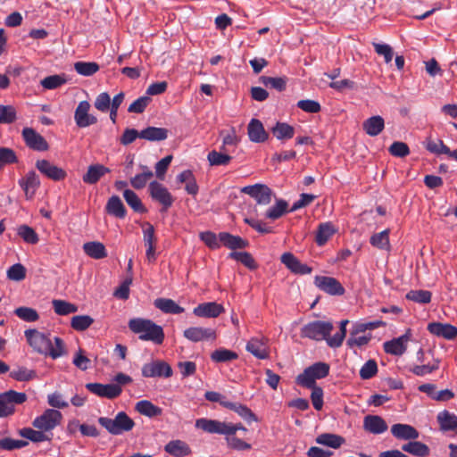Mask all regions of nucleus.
Returning <instances> with one entry per match:
<instances>
[{"mask_svg":"<svg viewBox=\"0 0 457 457\" xmlns=\"http://www.w3.org/2000/svg\"><path fill=\"white\" fill-rule=\"evenodd\" d=\"M129 329L139 335V338L144 341H152L160 345L164 340V332L161 326L155 324L150 320L134 318L129 321Z\"/></svg>","mask_w":457,"mask_h":457,"instance_id":"1","label":"nucleus"},{"mask_svg":"<svg viewBox=\"0 0 457 457\" xmlns=\"http://www.w3.org/2000/svg\"><path fill=\"white\" fill-rule=\"evenodd\" d=\"M98 423L112 435H121L132 430L135 426L134 420L124 411H120L114 419L100 417Z\"/></svg>","mask_w":457,"mask_h":457,"instance_id":"2","label":"nucleus"},{"mask_svg":"<svg viewBox=\"0 0 457 457\" xmlns=\"http://www.w3.org/2000/svg\"><path fill=\"white\" fill-rule=\"evenodd\" d=\"M329 369V365L326 362H316L297 376L296 383L303 387H313L317 379H321L328 375Z\"/></svg>","mask_w":457,"mask_h":457,"instance_id":"3","label":"nucleus"},{"mask_svg":"<svg viewBox=\"0 0 457 457\" xmlns=\"http://www.w3.org/2000/svg\"><path fill=\"white\" fill-rule=\"evenodd\" d=\"M333 324L329 321L315 320L309 322L301 328V335L312 340H326L333 330Z\"/></svg>","mask_w":457,"mask_h":457,"instance_id":"4","label":"nucleus"},{"mask_svg":"<svg viewBox=\"0 0 457 457\" xmlns=\"http://www.w3.org/2000/svg\"><path fill=\"white\" fill-rule=\"evenodd\" d=\"M27 400L25 393L9 390L0 395V417H7L15 411L16 404H21Z\"/></svg>","mask_w":457,"mask_h":457,"instance_id":"5","label":"nucleus"},{"mask_svg":"<svg viewBox=\"0 0 457 457\" xmlns=\"http://www.w3.org/2000/svg\"><path fill=\"white\" fill-rule=\"evenodd\" d=\"M195 427L210 434L223 435L226 437L231 436L233 427L231 422L220 421L218 420L198 419Z\"/></svg>","mask_w":457,"mask_h":457,"instance_id":"6","label":"nucleus"},{"mask_svg":"<svg viewBox=\"0 0 457 457\" xmlns=\"http://www.w3.org/2000/svg\"><path fill=\"white\" fill-rule=\"evenodd\" d=\"M62 419L61 411L54 409L46 410L40 416L37 417L32 425L42 431L47 432L57 427Z\"/></svg>","mask_w":457,"mask_h":457,"instance_id":"7","label":"nucleus"},{"mask_svg":"<svg viewBox=\"0 0 457 457\" xmlns=\"http://www.w3.org/2000/svg\"><path fill=\"white\" fill-rule=\"evenodd\" d=\"M148 191L152 199L162 204V212H166L172 205L174 202L173 196L160 182H150Z\"/></svg>","mask_w":457,"mask_h":457,"instance_id":"8","label":"nucleus"},{"mask_svg":"<svg viewBox=\"0 0 457 457\" xmlns=\"http://www.w3.org/2000/svg\"><path fill=\"white\" fill-rule=\"evenodd\" d=\"M171 375V367L163 361H152L142 367V376L145 378H170Z\"/></svg>","mask_w":457,"mask_h":457,"instance_id":"9","label":"nucleus"},{"mask_svg":"<svg viewBox=\"0 0 457 457\" xmlns=\"http://www.w3.org/2000/svg\"><path fill=\"white\" fill-rule=\"evenodd\" d=\"M25 337L29 345L37 353L47 354L50 350L51 338L37 329H27Z\"/></svg>","mask_w":457,"mask_h":457,"instance_id":"10","label":"nucleus"},{"mask_svg":"<svg viewBox=\"0 0 457 457\" xmlns=\"http://www.w3.org/2000/svg\"><path fill=\"white\" fill-rule=\"evenodd\" d=\"M91 105L87 101H81L74 112V120L79 128H87L97 122V118L89 113Z\"/></svg>","mask_w":457,"mask_h":457,"instance_id":"11","label":"nucleus"},{"mask_svg":"<svg viewBox=\"0 0 457 457\" xmlns=\"http://www.w3.org/2000/svg\"><path fill=\"white\" fill-rule=\"evenodd\" d=\"M86 388L92 394L107 399H114L122 392L121 386L115 384L87 383Z\"/></svg>","mask_w":457,"mask_h":457,"instance_id":"12","label":"nucleus"},{"mask_svg":"<svg viewBox=\"0 0 457 457\" xmlns=\"http://www.w3.org/2000/svg\"><path fill=\"white\" fill-rule=\"evenodd\" d=\"M242 192L255 199L259 204L267 205L271 202L272 191L266 185L246 186L242 188Z\"/></svg>","mask_w":457,"mask_h":457,"instance_id":"13","label":"nucleus"},{"mask_svg":"<svg viewBox=\"0 0 457 457\" xmlns=\"http://www.w3.org/2000/svg\"><path fill=\"white\" fill-rule=\"evenodd\" d=\"M314 284L319 289L331 295H342L345 293L340 282L332 277L316 276Z\"/></svg>","mask_w":457,"mask_h":457,"instance_id":"14","label":"nucleus"},{"mask_svg":"<svg viewBox=\"0 0 457 457\" xmlns=\"http://www.w3.org/2000/svg\"><path fill=\"white\" fill-rule=\"evenodd\" d=\"M268 342V338L264 337H252L247 342L245 349L257 359L265 360L270 357Z\"/></svg>","mask_w":457,"mask_h":457,"instance_id":"15","label":"nucleus"},{"mask_svg":"<svg viewBox=\"0 0 457 457\" xmlns=\"http://www.w3.org/2000/svg\"><path fill=\"white\" fill-rule=\"evenodd\" d=\"M36 167L44 176L54 181L62 180L67 175L63 169L54 165L47 160L37 161Z\"/></svg>","mask_w":457,"mask_h":457,"instance_id":"16","label":"nucleus"},{"mask_svg":"<svg viewBox=\"0 0 457 457\" xmlns=\"http://www.w3.org/2000/svg\"><path fill=\"white\" fill-rule=\"evenodd\" d=\"M22 137L26 145L33 150L46 151L49 147L46 140L31 128L22 129Z\"/></svg>","mask_w":457,"mask_h":457,"instance_id":"17","label":"nucleus"},{"mask_svg":"<svg viewBox=\"0 0 457 457\" xmlns=\"http://www.w3.org/2000/svg\"><path fill=\"white\" fill-rule=\"evenodd\" d=\"M411 337V330L408 329L406 333L397 338L384 343V351L386 353L400 356L403 355L407 349V343Z\"/></svg>","mask_w":457,"mask_h":457,"instance_id":"18","label":"nucleus"},{"mask_svg":"<svg viewBox=\"0 0 457 457\" xmlns=\"http://www.w3.org/2000/svg\"><path fill=\"white\" fill-rule=\"evenodd\" d=\"M281 262L292 272L297 275H306L312 271V269L299 261L293 253H285L281 255Z\"/></svg>","mask_w":457,"mask_h":457,"instance_id":"19","label":"nucleus"},{"mask_svg":"<svg viewBox=\"0 0 457 457\" xmlns=\"http://www.w3.org/2000/svg\"><path fill=\"white\" fill-rule=\"evenodd\" d=\"M430 334L447 340H453L457 337V328L449 323L431 322L428 325Z\"/></svg>","mask_w":457,"mask_h":457,"instance_id":"20","label":"nucleus"},{"mask_svg":"<svg viewBox=\"0 0 457 457\" xmlns=\"http://www.w3.org/2000/svg\"><path fill=\"white\" fill-rule=\"evenodd\" d=\"M224 308L221 304H219L215 302H208L198 304L193 310V313L201 318H217L222 312H224Z\"/></svg>","mask_w":457,"mask_h":457,"instance_id":"21","label":"nucleus"},{"mask_svg":"<svg viewBox=\"0 0 457 457\" xmlns=\"http://www.w3.org/2000/svg\"><path fill=\"white\" fill-rule=\"evenodd\" d=\"M184 337L192 341L199 342L202 340L215 339L216 333L212 328L202 327H191L184 330Z\"/></svg>","mask_w":457,"mask_h":457,"instance_id":"22","label":"nucleus"},{"mask_svg":"<svg viewBox=\"0 0 457 457\" xmlns=\"http://www.w3.org/2000/svg\"><path fill=\"white\" fill-rule=\"evenodd\" d=\"M363 428L374 435L386 432L388 428L386 422L378 415H367L363 420Z\"/></svg>","mask_w":457,"mask_h":457,"instance_id":"23","label":"nucleus"},{"mask_svg":"<svg viewBox=\"0 0 457 457\" xmlns=\"http://www.w3.org/2000/svg\"><path fill=\"white\" fill-rule=\"evenodd\" d=\"M19 184L24 190L26 197L28 199H31L34 196L36 190L40 186V180L37 173L34 170H31L19 181Z\"/></svg>","mask_w":457,"mask_h":457,"instance_id":"24","label":"nucleus"},{"mask_svg":"<svg viewBox=\"0 0 457 457\" xmlns=\"http://www.w3.org/2000/svg\"><path fill=\"white\" fill-rule=\"evenodd\" d=\"M392 435L401 440H416L420 434L418 430L408 424L396 423L391 427Z\"/></svg>","mask_w":457,"mask_h":457,"instance_id":"25","label":"nucleus"},{"mask_svg":"<svg viewBox=\"0 0 457 457\" xmlns=\"http://www.w3.org/2000/svg\"><path fill=\"white\" fill-rule=\"evenodd\" d=\"M249 139L254 143L265 142L268 133L265 131L262 123L257 119H252L247 127Z\"/></svg>","mask_w":457,"mask_h":457,"instance_id":"26","label":"nucleus"},{"mask_svg":"<svg viewBox=\"0 0 457 457\" xmlns=\"http://www.w3.org/2000/svg\"><path fill=\"white\" fill-rule=\"evenodd\" d=\"M110 171V169L103 164H93L88 166L87 171L83 175L82 179L87 184L94 185Z\"/></svg>","mask_w":457,"mask_h":457,"instance_id":"27","label":"nucleus"},{"mask_svg":"<svg viewBox=\"0 0 457 457\" xmlns=\"http://www.w3.org/2000/svg\"><path fill=\"white\" fill-rule=\"evenodd\" d=\"M440 429L444 432H457V416L447 410L440 411L436 416Z\"/></svg>","mask_w":457,"mask_h":457,"instance_id":"28","label":"nucleus"},{"mask_svg":"<svg viewBox=\"0 0 457 457\" xmlns=\"http://www.w3.org/2000/svg\"><path fill=\"white\" fill-rule=\"evenodd\" d=\"M385 128V120L379 115L372 116L362 123L363 130L370 137H376L382 132Z\"/></svg>","mask_w":457,"mask_h":457,"instance_id":"29","label":"nucleus"},{"mask_svg":"<svg viewBox=\"0 0 457 457\" xmlns=\"http://www.w3.org/2000/svg\"><path fill=\"white\" fill-rule=\"evenodd\" d=\"M219 239L223 245L232 250L244 249L248 245V242L246 240L228 232H220L219 234Z\"/></svg>","mask_w":457,"mask_h":457,"instance_id":"30","label":"nucleus"},{"mask_svg":"<svg viewBox=\"0 0 457 457\" xmlns=\"http://www.w3.org/2000/svg\"><path fill=\"white\" fill-rule=\"evenodd\" d=\"M83 250L89 257L100 260L107 256V251L103 243L98 241H91L83 245Z\"/></svg>","mask_w":457,"mask_h":457,"instance_id":"31","label":"nucleus"},{"mask_svg":"<svg viewBox=\"0 0 457 457\" xmlns=\"http://www.w3.org/2000/svg\"><path fill=\"white\" fill-rule=\"evenodd\" d=\"M336 232L337 229L331 222L320 223L315 237L317 245L319 246L324 245Z\"/></svg>","mask_w":457,"mask_h":457,"instance_id":"32","label":"nucleus"},{"mask_svg":"<svg viewBox=\"0 0 457 457\" xmlns=\"http://www.w3.org/2000/svg\"><path fill=\"white\" fill-rule=\"evenodd\" d=\"M154 306L164 313L179 314L185 310L170 298H157L154 303Z\"/></svg>","mask_w":457,"mask_h":457,"instance_id":"33","label":"nucleus"},{"mask_svg":"<svg viewBox=\"0 0 457 457\" xmlns=\"http://www.w3.org/2000/svg\"><path fill=\"white\" fill-rule=\"evenodd\" d=\"M169 131L164 128L147 127L140 131V138L148 141H162L168 137Z\"/></svg>","mask_w":457,"mask_h":457,"instance_id":"34","label":"nucleus"},{"mask_svg":"<svg viewBox=\"0 0 457 457\" xmlns=\"http://www.w3.org/2000/svg\"><path fill=\"white\" fill-rule=\"evenodd\" d=\"M402 450L418 457L428 456L430 452L427 445L416 440L404 444Z\"/></svg>","mask_w":457,"mask_h":457,"instance_id":"35","label":"nucleus"},{"mask_svg":"<svg viewBox=\"0 0 457 457\" xmlns=\"http://www.w3.org/2000/svg\"><path fill=\"white\" fill-rule=\"evenodd\" d=\"M135 409L140 414L149 418L160 416L162 412V410L160 407L154 405V403L147 400H142L137 402Z\"/></svg>","mask_w":457,"mask_h":457,"instance_id":"36","label":"nucleus"},{"mask_svg":"<svg viewBox=\"0 0 457 457\" xmlns=\"http://www.w3.org/2000/svg\"><path fill=\"white\" fill-rule=\"evenodd\" d=\"M106 211L109 214L117 218L122 219L126 216V209L120 198L117 195H112L109 198L106 204Z\"/></svg>","mask_w":457,"mask_h":457,"instance_id":"37","label":"nucleus"},{"mask_svg":"<svg viewBox=\"0 0 457 457\" xmlns=\"http://www.w3.org/2000/svg\"><path fill=\"white\" fill-rule=\"evenodd\" d=\"M164 449L168 453L175 457H184L190 453L188 445L180 440L169 442L165 445Z\"/></svg>","mask_w":457,"mask_h":457,"instance_id":"38","label":"nucleus"},{"mask_svg":"<svg viewBox=\"0 0 457 457\" xmlns=\"http://www.w3.org/2000/svg\"><path fill=\"white\" fill-rule=\"evenodd\" d=\"M141 168L143 171L130 179V185L135 189L144 188L154 177L153 171L147 166H142Z\"/></svg>","mask_w":457,"mask_h":457,"instance_id":"39","label":"nucleus"},{"mask_svg":"<svg viewBox=\"0 0 457 457\" xmlns=\"http://www.w3.org/2000/svg\"><path fill=\"white\" fill-rule=\"evenodd\" d=\"M315 441L319 445H327L337 449L343 445L345 439L342 436L335 434L324 433L318 436Z\"/></svg>","mask_w":457,"mask_h":457,"instance_id":"40","label":"nucleus"},{"mask_svg":"<svg viewBox=\"0 0 457 457\" xmlns=\"http://www.w3.org/2000/svg\"><path fill=\"white\" fill-rule=\"evenodd\" d=\"M67 82L65 74L47 76L40 81V85L47 90L56 89Z\"/></svg>","mask_w":457,"mask_h":457,"instance_id":"41","label":"nucleus"},{"mask_svg":"<svg viewBox=\"0 0 457 457\" xmlns=\"http://www.w3.org/2000/svg\"><path fill=\"white\" fill-rule=\"evenodd\" d=\"M389 229H385L370 237V243L372 246L381 250H389Z\"/></svg>","mask_w":457,"mask_h":457,"instance_id":"42","label":"nucleus"},{"mask_svg":"<svg viewBox=\"0 0 457 457\" xmlns=\"http://www.w3.org/2000/svg\"><path fill=\"white\" fill-rule=\"evenodd\" d=\"M272 133L278 140L290 139L295 135V129L286 122H277Z\"/></svg>","mask_w":457,"mask_h":457,"instance_id":"43","label":"nucleus"},{"mask_svg":"<svg viewBox=\"0 0 457 457\" xmlns=\"http://www.w3.org/2000/svg\"><path fill=\"white\" fill-rule=\"evenodd\" d=\"M123 197L127 204L137 212L144 213L146 212V209L144 207L140 198L137 195L130 190L126 189L123 192Z\"/></svg>","mask_w":457,"mask_h":457,"instance_id":"44","label":"nucleus"},{"mask_svg":"<svg viewBox=\"0 0 457 457\" xmlns=\"http://www.w3.org/2000/svg\"><path fill=\"white\" fill-rule=\"evenodd\" d=\"M225 151L217 152L215 150L211 151L207 155V160L212 166L227 165L231 161L232 157Z\"/></svg>","mask_w":457,"mask_h":457,"instance_id":"45","label":"nucleus"},{"mask_svg":"<svg viewBox=\"0 0 457 457\" xmlns=\"http://www.w3.org/2000/svg\"><path fill=\"white\" fill-rule=\"evenodd\" d=\"M237 357L238 355L237 353L225 348L217 349L211 354V359L214 362H228L237 359Z\"/></svg>","mask_w":457,"mask_h":457,"instance_id":"46","label":"nucleus"},{"mask_svg":"<svg viewBox=\"0 0 457 457\" xmlns=\"http://www.w3.org/2000/svg\"><path fill=\"white\" fill-rule=\"evenodd\" d=\"M288 204L284 200H278L276 204L271 206L265 213V218L270 220H277L287 212Z\"/></svg>","mask_w":457,"mask_h":457,"instance_id":"47","label":"nucleus"},{"mask_svg":"<svg viewBox=\"0 0 457 457\" xmlns=\"http://www.w3.org/2000/svg\"><path fill=\"white\" fill-rule=\"evenodd\" d=\"M75 71L82 76H92L99 71V65L94 62H77L74 63Z\"/></svg>","mask_w":457,"mask_h":457,"instance_id":"48","label":"nucleus"},{"mask_svg":"<svg viewBox=\"0 0 457 457\" xmlns=\"http://www.w3.org/2000/svg\"><path fill=\"white\" fill-rule=\"evenodd\" d=\"M52 303L55 313L58 315H68L78 311L75 304L63 300H53Z\"/></svg>","mask_w":457,"mask_h":457,"instance_id":"49","label":"nucleus"},{"mask_svg":"<svg viewBox=\"0 0 457 457\" xmlns=\"http://www.w3.org/2000/svg\"><path fill=\"white\" fill-rule=\"evenodd\" d=\"M17 233L28 244L35 245L39 240L37 232L28 225L20 226Z\"/></svg>","mask_w":457,"mask_h":457,"instance_id":"50","label":"nucleus"},{"mask_svg":"<svg viewBox=\"0 0 457 457\" xmlns=\"http://www.w3.org/2000/svg\"><path fill=\"white\" fill-rule=\"evenodd\" d=\"M228 257L240 262L245 267L254 270L256 268V263L253 256L247 252H231L228 254Z\"/></svg>","mask_w":457,"mask_h":457,"instance_id":"51","label":"nucleus"},{"mask_svg":"<svg viewBox=\"0 0 457 457\" xmlns=\"http://www.w3.org/2000/svg\"><path fill=\"white\" fill-rule=\"evenodd\" d=\"M14 313L21 320L27 322H33L38 320L37 312L30 307H19L14 310Z\"/></svg>","mask_w":457,"mask_h":457,"instance_id":"52","label":"nucleus"},{"mask_svg":"<svg viewBox=\"0 0 457 457\" xmlns=\"http://www.w3.org/2000/svg\"><path fill=\"white\" fill-rule=\"evenodd\" d=\"M17 113L16 110L12 105H2L0 104V123L10 124L16 120Z\"/></svg>","mask_w":457,"mask_h":457,"instance_id":"53","label":"nucleus"},{"mask_svg":"<svg viewBox=\"0 0 457 457\" xmlns=\"http://www.w3.org/2000/svg\"><path fill=\"white\" fill-rule=\"evenodd\" d=\"M93 322L94 320L88 315H78L72 317L71 325L75 330L83 331L89 328Z\"/></svg>","mask_w":457,"mask_h":457,"instance_id":"54","label":"nucleus"},{"mask_svg":"<svg viewBox=\"0 0 457 457\" xmlns=\"http://www.w3.org/2000/svg\"><path fill=\"white\" fill-rule=\"evenodd\" d=\"M10 377L17 381H29L36 377V372L25 367H18L11 371Z\"/></svg>","mask_w":457,"mask_h":457,"instance_id":"55","label":"nucleus"},{"mask_svg":"<svg viewBox=\"0 0 457 457\" xmlns=\"http://www.w3.org/2000/svg\"><path fill=\"white\" fill-rule=\"evenodd\" d=\"M432 294L428 290H411L406 295V298L419 303H428Z\"/></svg>","mask_w":457,"mask_h":457,"instance_id":"56","label":"nucleus"},{"mask_svg":"<svg viewBox=\"0 0 457 457\" xmlns=\"http://www.w3.org/2000/svg\"><path fill=\"white\" fill-rule=\"evenodd\" d=\"M260 80L265 87L274 88L278 91H283L287 85V80L285 78L262 76L260 78Z\"/></svg>","mask_w":457,"mask_h":457,"instance_id":"57","label":"nucleus"},{"mask_svg":"<svg viewBox=\"0 0 457 457\" xmlns=\"http://www.w3.org/2000/svg\"><path fill=\"white\" fill-rule=\"evenodd\" d=\"M42 430H34L30 428H22L20 435L32 442L38 443L47 440V436Z\"/></svg>","mask_w":457,"mask_h":457,"instance_id":"58","label":"nucleus"},{"mask_svg":"<svg viewBox=\"0 0 457 457\" xmlns=\"http://www.w3.org/2000/svg\"><path fill=\"white\" fill-rule=\"evenodd\" d=\"M426 149L435 154H445L449 152V147L442 140L435 141L431 138L427 139Z\"/></svg>","mask_w":457,"mask_h":457,"instance_id":"59","label":"nucleus"},{"mask_svg":"<svg viewBox=\"0 0 457 457\" xmlns=\"http://www.w3.org/2000/svg\"><path fill=\"white\" fill-rule=\"evenodd\" d=\"M439 368V361L434 360L432 364H424V365H415L411 369V371L416 376H425L427 374L432 373L433 371L438 370Z\"/></svg>","mask_w":457,"mask_h":457,"instance_id":"60","label":"nucleus"},{"mask_svg":"<svg viewBox=\"0 0 457 457\" xmlns=\"http://www.w3.org/2000/svg\"><path fill=\"white\" fill-rule=\"evenodd\" d=\"M378 372V365L374 360L366 361L360 370V377L362 379H370Z\"/></svg>","mask_w":457,"mask_h":457,"instance_id":"61","label":"nucleus"},{"mask_svg":"<svg viewBox=\"0 0 457 457\" xmlns=\"http://www.w3.org/2000/svg\"><path fill=\"white\" fill-rule=\"evenodd\" d=\"M150 102L151 98L148 96H140L129 106L128 111L134 113H142Z\"/></svg>","mask_w":457,"mask_h":457,"instance_id":"62","label":"nucleus"},{"mask_svg":"<svg viewBox=\"0 0 457 457\" xmlns=\"http://www.w3.org/2000/svg\"><path fill=\"white\" fill-rule=\"evenodd\" d=\"M26 276V269L21 263L12 265L7 270V277L9 279L14 281L22 280Z\"/></svg>","mask_w":457,"mask_h":457,"instance_id":"63","label":"nucleus"},{"mask_svg":"<svg viewBox=\"0 0 457 457\" xmlns=\"http://www.w3.org/2000/svg\"><path fill=\"white\" fill-rule=\"evenodd\" d=\"M388 151L393 156L400 158L405 157L410 154L409 146L405 143L400 141L394 142L390 145Z\"/></svg>","mask_w":457,"mask_h":457,"instance_id":"64","label":"nucleus"}]
</instances>
